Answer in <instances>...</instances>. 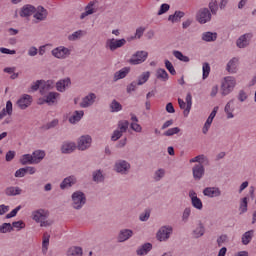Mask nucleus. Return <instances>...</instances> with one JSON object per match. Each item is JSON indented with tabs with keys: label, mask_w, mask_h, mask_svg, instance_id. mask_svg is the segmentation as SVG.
I'll list each match as a JSON object with an SVG mask.
<instances>
[{
	"label": "nucleus",
	"mask_w": 256,
	"mask_h": 256,
	"mask_svg": "<svg viewBox=\"0 0 256 256\" xmlns=\"http://www.w3.org/2000/svg\"><path fill=\"white\" fill-rule=\"evenodd\" d=\"M71 199H72V207L77 211L83 209V207L85 206V203H87V197L85 196V193L79 190L75 191L71 195Z\"/></svg>",
	"instance_id": "2"
},
{
	"label": "nucleus",
	"mask_w": 256,
	"mask_h": 256,
	"mask_svg": "<svg viewBox=\"0 0 256 256\" xmlns=\"http://www.w3.org/2000/svg\"><path fill=\"white\" fill-rule=\"evenodd\" d=\"M156 77H157V79H160L161 81H168L169 80V74L163 68H159L156 71Z\"/></svg>",
	"instance_id": "44"
},
{
	"label": "nucleus",
	"mask_w": 256,
	"mask_h": 256,
	"mask_svg": "<svg viewBox=\"0 0 256 256\" xmlns=\"http://www.w3.org/2000/svg\"><path fill=\"white\" fill-rule=\"evenodd\" d=\"M192 173L195 181H201L203 175H205V167L201 163L195 164L192 168Z\"/></svg>",
	"instance_id": "21"
},
{
	"label": "nucleus",
	"mask_w": 256,
	"mask_h": 256,
	"mask_svg": "<svg viewBox=\"0 0 256 256\" xmlns=\"http://www.w3.org/2000/svg\"><path fill=\"white\" fill-rule=\"evenodd\" d=\"M11 225L12 229H16V231H21L22 229H25V227H27L23 220L14 221Z\"/></svg>",
	"instance_id": "49"
},
{
	"label": "nucleus",
	"mask_w": 256,
	"mask_h": 256,
	"mask_svg": "<svg viewBox=\"0 0 256 256\" xmlns=\"http://www.w3.org/2000/svg\"><path fill=\"white\" fill-rule=\"evenodd\" d=\"M232 104H233V100H230L225 105L224 112L226 113L227 119H233V117H235V115L233 114V108L231 107Z\"/></svg>",
	"instance_id": "45"
},
{
	"label": "nucleus",
	"mask_w": 256,
	"mask_h": 256,
	"mask_svg": "<svg viewBox=\"0 0 256 256\" xmlns=\"http://www.w3.org/2000/svg\"><path fill=\"white\" fill-rule=\"evenodd\" d=\"M165 169L164 168H159L157 169L155 172H154V175H153V179L154 181L156 182H159L161 181V179H163L165 177Z\"/></svg>",
	"instance_id": "47"
},
{
	"label": "nucleus",
	"mask_w": 256,
	"mask_h": 256,
	"mask_svg": "<svg viewBox=\"0 0 256 256\" xmlns=\"http://www.w3.org/2000/svg\"><path fill=\"white\" fill-rule=\"evenodd\" d=\"M251 39H253V33H245L236 40V47L238 49H245L251 45Z\"/></svg>",
	"instance_id": "9"
},
{
	"label": "nucleus",
	"mask_w": 256,
	"mask_h": 256,
	"mask_svg": "<svg viewBox=\"0 0 256 256\" xmlns=\"http://www.w3.org/2000/svg\"><path fill=\"white\" fill-rule=\"evenodd\" d=\"M129 71H131V68L129 67H124L120 69L119 71L115 72L114 74V81H119L120 79H125L127 75H129Z\"/></svg>",
	"instance_id": "33"
},
{
	"label": "nucleus",
	"mask_w": 256,
	"mask_h": 256,
	"mask_svg": "<svg viewBox=\"0 0 256 256\" xmlns=\"http://www.w3.org/2000/svg\"><path fill=\"white\" fill-rule=\"evenodd\" d=\"M149 217H151V212L149 210H146L145 212L141 213L139 216L140 221H149Z\"/></svg>",
	"instance_id": "63"
},
{
	"label": "nucleus",
	"mask_w": 256,
	"mask_h": 256,
	"mask_svg": "<svg viewBox=\"0 0 256 256\" xmlns=\"http://www.w3.org/2000/svg\"><path fill=\"white\" fill-rule=\"evenodd\" d=\"M47 15V9H45L43 6H38L34 12V19H37V21H45V19H47Z\"/></svg>",
	"instance_id": "26"
},
{
	"label": "nucleus",
	"mask_w": 256,
	"mask_h": 256,
	"mask_svg": "<svg viewBox=\"0 0 256 256\" xmlns=\"http://www.w3.org/2000/svg\"><path fill=\"white\" fill-rule=\"evenodd\" d=\"M203 195L205 197H209L210 199H214V197H221L222 192L219 187H206L203 190Z\"/></svg>",
	"instance_id": "20"
},
{
	"label": "nucleus",
	"mask_w": 256,
	"mask_h": 256,
	"mask_svg": "<svg viewBox=\"0 0 256 256\" xmlns=\"http://www.w3.org/2000/svg\"><path fill=\"white\" fill-rule=\"evenodd\" d=\"M57 125H59V120L54 119L50 122H48L47 124L42 126V129H44L45 131H49V129H53L55 127H57Z\"/></svg>",
	"instance_id": "55"
},
{
	"label": "nucleus",
	"mask_w": 256,
	"mask_h": 256,
	"mask_svg": "<svg viewBox=\"0 0 256 256\" xmlns=\"http://www.w3.org/2000/svg\"><path fill=\"white\" fill-rule=\"evenodd\" d=\"M202 79H207V77H209V73H211V66L209 65V63L205 62L202 65Z\"/></svg>",
	"instance_id": "51"
},
{
	"label": "nucleus",
	"mask_w": 256,
	"mask_h": 256,
	"mask_svg": "<svg viewBox=\"0 0 256 256\" xmlns=\"http://www.w3.org/2000/svg\"><path fill=\"white\" fill-rule=\"evenodd\" d=\"M237 85V79L233 76H226L222 80L221 83V91L223 97H227L230 93H233V90L235 89Z\"/></svg>",
	"instance_id": "1"
},
{
	"label": "nucleus",
	"mask_w": 256,
	"mask_h": 256,
	"mask_svg": "<svg viewBox=\"0 0 256 256\" xmlns=\"http://www.w3.org/2000/svg\"><path fill=\"white\" fill-rule=\"evenodd\" d=\"M113 169L119 175H129L131 172V163L127 160L119 159L115 161Z\"/></svg>",
	"instance_id": "3"
},
{
	"label": "nucleus",
	"mask_w": 256,
	"mask_h": 256,
	"mask_svg": "<svg viewBox=\"0 0 256 256\" xmlns=\"http://www.w3.org/2000/svg\"><path fill=\"white\" fill-rule=\"evenodd\" d=\"M92 181H94V183H103V181H105V174H103V170L98 169L93 171Z\"/></svg>",
	"instance_id": "32"
},
{
	"label": "nucleus",
	"mask_w": 256,
	"mask_h": 256,
	"mask_svg": "<svg viewBox=\"0 0 256 256\" xmlns=\"http://www.w3.org/2000/svg\"><path fill=\"white\" fill-rule=\"evenodd\" d=\"M165 67L171 73L172 75H177V71L175 70V67L173 66V63L169 60H165Z\"/></svg>",
	"instance_id": "59"
},
{
	"label": "nucleus",
	"mask_w": 256,
	"mask_h": 256,
	"mask_svg": "<svg viewBox=\"0 0 256 256\" xmlns=\"http://www.w3.org/2000/svg\"><path fill=\"white\" fill-rule=\"evenodd\" d=\"M254 233H255V231H253V230L245 232L242 235V243L244 245H249V243H251V241L253 240Z\"/></svg>",
	"instance_id": "41"
},
{
	"label": "nucleus",
	"mask_w": 256,
	"mask_h": 256,
	"mask_svg": "<svg viewBox=\"0 0 256 256\" xmlns=\"http://www.w3.org/2000/svg\"><path fill=\"white\" fill-rule=\"evenodd\" d=\"M178 133H181V128L179 127L169 128L167 131L164 132V136L173 137V135H177Z\"/></svg>",
	"instance_id": "52"
},
{
	"label": "nucleus",
	"mask_w": 256,
	"mask_h": 256,
	"mask_svg": "<svg viewBox=\"0 0 256 256\" xmlns=\"http://www.w3.org/2000/svg\"><path fill=\"white\" fill-rule=\"evenodd\" d=\"M32 159H33V161H34V165L39 164V162H40L42 159H45V151H43V150H35V151L32 153Z\"/></svg>",
	"instance_id": "37"
},
{
	"label": "nucleus",
	"mask_w": 256,
	"mask_h": 256,
	"mask_svg": "<svg viewBox=\"0 0 256 256\" xmlns=\"http://www.w3.org/2000/svg\"><path fill=\"white\" fill-rule=\"evenodd\" d=\"M91 143H93V138L90 135H82L78 138L76 147L78 151H87L91 147Z\"/></svg>",
	"instance_id": "7"
},
{
	"label": "nucleus",
	"mask_w": 256,
	"mask_h": 256,
	"mask_svg": "<svg viewBox=\"0 0 256 256\" xmlns=\"http://www.w3.org/2000/svg\"><path fill=\"white\" fill-rule=\"evenodd\" d=\"M130 128L132 131H135V133H141L143 131V127L137 122H131Z\"/></svg>",
	"instance_id": "60"
},
{
	"label": "nucleus",
	"mask_w": 256,
	"mask_h": 256,
	"mask_svg": "<svg viewBox=\"0 0 256 256\" xmlns=\"http://www.w3.org/2000/svg\"><path fill=\"white\" fill-rule=\"evenodd\" d=\"M11 231H13V226L11 223H3L0 225V233H11Z\"/></svg>",
	"instance_id": "54"
},
{
	"label": "nucleus",
	"mask_w": 256,
	"mask_h": 256,
	"mask_svg": "<svg viewBox=\"0 0 256 256\" xmlns=\"http://www.w3.org/2000/svg\"><path fill=\"white\" fill-rule=\"evenodd\" d=\"M151 77V72H143L139 77H138V85H145L147 81H149V78Z\"/></svg>",
	"instance_id": "46"
},
{
	"label": "nucleus",
	"mask_w": 256,
	"mask_h": 256,
	"mask_svg": "<svg viewBox=\"0 0 256 256\" xmlns=\"http://www.w3.org/2000/svg\"><path fill=\"white\" fill-rule=\"evenodd\" d=\"M183 17H185V12L175 11L174 14H172L168 17V21H171V23H179V21H181V19H183Z\"/></svg>",
	"instance_id": "38"
},
{
	"label": "nucleus",
	"mask_w": 256,
	"mask_h": 256,
	"mask_svg": "<svg viewBox=\"0 0 256 256\" xmlns=\"http://www.w3.org/2000/svg\"><path fill=\"white\" fill-rule=\"evenodd\" d=\"M172 54L175 56L176 59H178V61H182V63H189V61H191L189 59V56H185L184 54H182L181 51L174 50Z\"/></svg>",
	"instance_id": "43"
},
{
	"label": "nucleus",
	"mask_w": 256,
	"mask_h": 256,
	"mask_svg": "<svg viewBox=\"0 0 256 256\" xmlns=\"http://www.w3.org/2000/svg\"><path fill=\"white\" fill-rule=\"evenodd\" d=\"M49 239H51V236L49 235V233H44L43 240H42L43 255H46L47 251H49Z\"/></svg>",
	"instance_id": "39"
},
{
	"label": "nucleus",
	"mask_w": 256,
	"mask_h": 256,
	"mask_svg": "<svg viewBox=\"0 0 256 256\" xmlns=\"http://www.w3.org/2000/svg\"><path fill=\"white\" fill-rule=\"evenodd\" d=\"M49 217V211L45 209H38L32 211L31 218L35 223H40L43 221V219H48Z\"/></svg>",
	"instance_id": "16"
},
{
	"label": "nucleus",
	"mask_w": 256,
	"mask_h": 256,
	"mask_svg": "<svg viewBox=\"0 0 256 256\" xmlns=\"http://www.w3.org/2000/svg\"><path fill=\"white\" fill-rule=\"evenodd\" d=\"M133 235V230L127 228L121 229L118 233V242L125 243V241H129Z\"/></svg>",
	"instance_id": "23"
},
{
	"label": "nucleus",
	"mask_w": 256,
	"mask_h": 256,
	"mask_svg": "<svg viewBox=\"0 0 256 256\" xmlns=\"http://www.w3.org/2000/svg\"><path fill=\"white\" fill-rule=\"evenodd\" d=\"M33 103V97L29 94H23L17 101L19 109L25 110L28 107H31Z\"/></svg>",
	"instance_id": "17"
},
{
	"label": "nucleus",
	"mask_w": 256,
	"mask_h": 256,
	"mask_svg": "<svg viewBox=\"0 0 256 256\" xmlns=\"http://www.w3.org/2000/svg\"><path fill=\"white\" fill-rule=\"evenodd\" d=\"M209 11L211 15H217V11H219V6L217 5V2L212 1L209 3Z\"/></svg>",
	"instance_id": "58"
},
{
	"label": "nucleus",
	"mask_w": 256,
	"mask_h": 256,
	"mask_svg": "<svg viewBox=\"0 0 256 256\" xmlns=\"http://www.w3.org/2000/svg\"><path fill=\"white\" fill-rule=\"evenodd\" d=\"M240 211L241 213H246L247 211V197H244L240 203Z\"/></svg>",
	"instance_id": "64"
},
{
	"label": "nucleus",
	"mask_w": 256,
	"mask_h": 256,
	"mask_svg": "<svg viewBox=\"0 0 256 256\" xmlns=\"http://www.w3.org/2000/svg\"><path fill=\"white\" fill-rule=\"evenodd\" d=\"M56 59H67L71 55V50L65 46H59L51 51Z\"/></svg>",
	"instance_id": "10"
},
{
	"label": "nucleus",
	"mask_w": 256,
	"mask_h": 256,
	"mask_svg": "<svg viewBox=\"0 0 256 256\" xmlns=\"http://www.w3.org/2000/svg\"><path fill=\"white\" fill-rule=\"evenodd\" d=\"M186 109L183 112L184 117H189V113H191V107H193V96H191V93H188L186 95Z\"/></svg>",
	"instance_id": "35"
},
{
	"label": "nucleus",
	"mask_w": 256,
	"mask_h": 256,
	"mask_svg": "<svg viewBox=\"0 0 256 256\" xmlns=\"http://www.w3.org/2000/svg\"><path fill=\"white\" fill-rule=\"evenodd\" d=\"M97 0L90 1L85 7V11L80 15V19H85V17H89V15H93V13H97Z\"/></svg>",
	"instance_id": "22"
},
{
	"label": "nucleus",
	"mask_w": 256,
	"mask_h": 256,
	"mask_svg": "<svg viewBox=\"0 0 256 256\" xmlns=\"http://www.w3.org/2000/svg\"><path fill=\"white\" fill-rule=\"evenodd\" d=\"M111 113H119V111H123V105L119 103L117 100H112L109 105Z\"/></svg>",
	"instance_id": "40"
},
{
	"label": "nucleus",
	"mask_w": 256,
	"mask_h": 256,
	"mask_svg": "<svg viewBox=\"0 0 256 256\" xmlns=\"http://www.w3.org/2000/svg\"><path fill=\"white\" fill-rule=\"evenodd\" d=\"M23 190L19 188V186H9L5 189V195L7 197H17V195H21Z\"/></svg>",
	"instance_id": "29"
},
{
	"label": "nucleus",
	"mask_w": 256,
	"mask_h": 256,
	"mask_svg": "<svg viewBox=\"0 0 256 256\" xmlns=\"http://www.w3.org/2000/svg\"><path fill=\"white\" fill-rule=\"evenodd\" d=\"M169 9H171V6L167 3H164L160 6V9H159L157 15H165V13H167V11H169Z\"/></svg>",
	"instance_id": "62"
},
{
	"label": "nucleus",
	"mask_w": 256,
	"mask_h": 256,
	"mask_svg": "<svg viewBox=\"0 0 256 256\" xmlns=\"http://www.w3.org/2000/svg\"><path fill=\"white\" fill-rule=\"evenodd\" d=\"M97 101V94L90 92L88 95H86L84 98H82V101L80 102V107L82 109H87L89 107H93L95 105V102Z\"/></svg>",
	"instance_id": "11"
},
{
	"label": "nucleus",
	"mask_w": 256,
	"mask_h": 256,
	"mask_svg": "<svg viewBox=\"0 0 256 256\" xmlns=\"http://www.w3.org/2000/svg\"><path fill=\"white\" fill-rule=\"evenodd\" d=\"M83 35V30H78L68 36L69 41H77V39H81Z\"/></svg>",
	"instance_id": "56"
},
{
	"label": "nucleus",
	"mask_w": 256,
	"mask_h": 256,
	"mask_svg": "<svg viewBox=\"0 0 256 256\" xmlns=\"http://www.w3.org/2000/svg\"><path fill=\"white\" fill-rule=\"evenodd\" d=\"M31 89L32 91H38L40 89V95H45V91H49V89H51V84L43 80H37L32 83Z\"/></svg>",
	"instance_id": "14"
},
{
	"label": "nucleus",
	"mask_w": 256,
	"mask_h": 256,
	"mask_svg": "<svg viewBox=\"0 0 256 256\" xmlns=\"http://www.w3.org/2000/svg\"><path fill=\"white\" fill-rule=\"evenodd\" d=\"M77 149V143L73 141H64L61 145V153L64 155H71Z\"/></svg>",
	"instance_id": "19"
},
{
	"label": "nucleus",
	"mask_w": 256,
	"mask_h": 256,
	"mask_svg": "<svg viewBox=\"0 0 256 256\" xmlns=\"http://www.w3.org/2000/svg\"><path fill=\"white\" fill-rule=\"evenodd\" d=\"M74 185H77V176L70 175L62 180V182L60 183V189L62 191H65V189H71V187H73Z\"/></svg>",
	"instance_id": "18"
},
{
	"label": "nucleus",
	"mask_w": 256,
	"mask_h": 256,
	"mask_svg": "<svg viewBox=\"0 0 256 256\" xmlns=\"http://www.w3.org/2000/svg\"><path fill=\"white\" fill-rule=\"evenodd\" d=\"M59 95L60 94L57 92H49L47 94V91H45L43 98H39L38 103L39 105H43L44 103H47L48 105H53L55 101H57V97H59Z\"/></svg>",
	"instance_id": "12"
},
{
	"label": "nucleus",
	"mask_w": 256,
	"mask_h": 256,
	"mask_svg": "<svg viewBox=\"0 0 256 256\" xmlns=\"http://www.w3.org/2000/svg\"><path fill=\"white\" fill-rule=\"evenodd\" d=\"M188 196L192 207L197 209V211H203V201H201V198L197 197V192H195V190H190Z\"/></svg>",
	"instance_id": "13"
},
{
	"label": "nucleus",
	"mask_w": 256,
	"mask_h": 256,
	"mask_svg": "<svg viewBox=\"0 0 256 256\" xmlns=\"http://www.w3.org/2000/svg\"><path fill=\"white\" fill-rule=\"evenodd\" d=\"M66 255L67 256H83V248L78 246H72L67 250Z\"/></svg>",
	"instance_id": "36"
},
{
	"label": "nucleus",
	"mask_w": 256,
	"mask_h": 256,
	"mask_svg": "<svg viewBox=\"0 0 256 256\" xmlns=\"http://www.w3.org/2000/svg\"><path fill=\"white\" fill-rule=\"evenodd\" d=\"M202 41L206 43H213V41H217V33L216 32H204L202 34Z\"/></svg>",
	"instance_id": "34"
},
{
	"label": "nucleus",
	"mask_w": 256,
	"mask_h": 256,
	"mask_svg": "<svg viewBox=\"0 0 256 256\" xmlns=\"http://www.w3.org/2000/svg\"><path fill=\"white\" fill-rule=\"evenodd\" d=\"M212 14L209 8H200L196 13V21L200 25H205V23L211 22Z\"/></svg>",
	"instance_id": "6"
},
{
	"label": "nucleus",
	"mask_w": 256,
	"mask_h": 256,
	"mask_svg": "<svg viewBox=\"0 0 256 256\" xmlns=\"http://www.w3.org/2000/svg\"><path fill=\"white\" fill-rule=\"evenodd\" d=\"M127 129H129V121H127V120H120L118 122V130L121 133H127Z\"/></svg>",
	"instance_id": "48"
},
{
	"label": "nucleus",
	"mask_w": 256,
	"mask_h": 256,
	"mask_svg": "<svg viewBox=\"0 0 256 256\" xmlns=\"http://www.w3.org/2000/svg\"><path fill=\"white\" fill-rule=\"evenodd\" d=\"M171 235H173V226L164 225L159 228L156 233V239L160 242L169 241L171 239Z\"/></svg>",
	"instance_id": "4"
},
{
	"label": "nucleus",
	"mask_w": 256,
	"mask_h": 256,
	"mask_svg": "<svg viewBox=\"0 0 256 256\" xmlns=\"http://www.w3.org/2000/svg\"><path fill=\"white\" fill-rule=\"evenodd\" d=\"M237 67H239V58L233 57L226 65V71L228 73H237Z\"/></svg>",
	"instance_id": "28"
},
{
	"label": "nucleus",
	"mask_w": 256,
	"mask_h": 256,
	"mask_svg": "<svg viewBox=\"0 0 256 256\" xmlns=\"http://www.w3.org/2000/svg\"><path fill=\"white\" fill-rule=\"evenodd\" d=\"M7 115H13V102H11V100H8L6 102V107L0 111V121L5 119Z\"/></svg>",
	"instance_id": "27"
},
{
	"label": "nucleus",
	"mask_w": 256,
	"mask_h": 256,
	"mask_svg": "<svg viewBox=\"0 0 256 256\" xmlns=\"http://www.w3.org/2000/svg\"><path fill=\"white\" fill-rule=\"evenodd\" d=\"M205 235V224L198 221V223L193 227L191 231L192 239H201Z\"/></svg>",
	"instance_id": "15"
},
{
	"label": "nucleus",
	"mask_w": 256,
	"mask_h": 256,
	"mask_svg": "<svg viewBox=\"0 0 256 256\" xmlns=\"http://www.w3.org/2000/svg\"><path fill=\"white\" fill-rule=\"evenodd\" d=\"M123 137V132L121 130H114L111 136V141H119Z\"/></svg>",
	"instance_id": "61"
},
{
	"label": "nucleus",
	"mask_w": 256,
	"mask_h": 256,
	"mask_svg": "<svg viewBox=\"0 0 256 256\" xmlns=\"http://www.w3.org/2000/svg\"><path fill=\"white\" fill-rule=\"evenodd\" d=\"M35 13V7L33 5H24L20 11V17H31Z\"/></svg>",
	"instance_id": "31"
},
{
	"label": "nucleus",
	"mask_w": 256,
	"mask_h": 256,
	"mask_svg": "<svg viewBox=\"0 0 256 256\" xmlns=\"http://www.w3.org/2000/svg\"><path fill=\"white\" fill-rule=\"evenodd\" d=\"M151 249H153V244L145 243L136 250V255L138 256L148 255Z\"/></svg>",
	"instance_id": "30"
},
{
	"label": "nucleus",
	"mask_w": 256,
	"mask_h": 256,
	"mask_svg": "<svg viewBox=\"0 0 256 256\" xmlns=\"http://www.w3.org/2000/svg\"><path fill=\"white\" fill-rule=\"evenodd\" d=\"M21 209H22L21 205L17 206L10 213L6 215V219H13V217H17V214L19 213V211H21Z\"/></svg>",
	"instance_id": "57"
},
{
	"label": "nucleus",
	"mask_w": 256,
	"mask_h": 256,
	"mask_svg": "<svg viewBox=\"0 0 256 256\" xmlns=\"http://www.w3.org/2000/svg\"><path fill=\"white\" fill-rule=\"evenodd\" d=\"M145 27L140 26L136 29L135 35L130 38V41L133 39H141L143 37V34L145 33Z\"/></svg>",
	"instance_id": "53"
},
{
	"label": "nucleus",
	"mask_w": 256,
	"mask_h": 256,
	"mask_svg": "<svg viewBox=\"0 0 256 256\" xmlns=\"http://www.w3.org/2000/svg\"><path fill=\"white\" fill-rule=\"evenodd\" d=\"M126 43H127V40H125V38H122V39L110 38L106 40L105 47L110 51H117V49H121V47H123Z\"/></svg>",
	"instance_id": "8"
},
{
	"label": "nucleus",
	"mask_w": 256,
	"mask_h": 256,
	"mask_svg": "<svg viewBox=\"0 0 256 256\" xmlns=\"http://www.w3.org/2000/svg\"><path fill=\"white\" fill-rule=\"evenodd\" d=\"M191 207H186L182 212V222L188 223L189 218L191 217Z\"/></svg>",
	"instance_id": "50"
},
{
	"label": "nucleus",
	"mask_w": 256,
	"mask_h": 256,
	"mask_svg": "<svg viewBox=\"0 0 256 256\" xmlns=\"http://www.w3.org/2000/svg\"><path fill=\"white\" fill-rule=\"evenodd\" d=\"M71 87V79L70 78H65L56 83V89L59 91V93H65L67 89Z\"/></svg>",
	"instance_id": "24"
},
{
	"label": "nucleus",
	"mask_w": 256,
	"mask_h": 256,
	"mask_svg": "<svg viewBox=\"0 0 256 256\" xmlns=\"http://www.w3.org/2000/svg\"><path fill=\"white\" fill-rule=\"evenodd\" d=\"M85 115V111L83 110H75L73 114L69 117L68 121L71 125H77L81 119H83Z\"/></svg>",
	"instance_id": "25"
},
{
	"label": "nucleus",
	"mask_w": 256,
	"mask_h": 256,
	"mask_svg": "<svg viewBox=\"0 0 256 256\" xmlns=\"http://www.w3.org/2000/svg\"><path fill=\"white\" fill-rule=\"evenodd\" d=\"M20 163L22 165H35V162L33 160V155H31V154H24L20 158Z\"/></svg>",
	"instance_id": "42"
},
{
	"label": "nucleus",
	"mask_w": 256,
	"mask_h": 256,
	"mask_svg": "<svg viewBox=\"0 0 256 256\" xmlns=\"http://www.w3.org/2000/svg\"><path fill=\"white\" fill-rule=\"evenodd\" d=\"M147 57H149V52L138 50L131 56V58L128 60V63L130 65H141L147 61Z\"/></svg>",
	"instance_id": "5"
}]
</instances>
